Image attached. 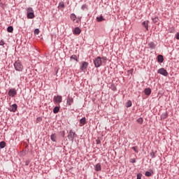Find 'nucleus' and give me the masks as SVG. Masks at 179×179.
Listing matches in <instances>:
<instances>
[{
    "mask_svg": "<svg viewBox=\"0 0 179 179\" xmlns=\"http://www.w3.org/2000/svg\"><path fill=\"white\" fill-rule=\"evenodd\" d=\"M107 62V57H97L94 59V64L95 68H100L103 64H106Z\"/></svg>",
    "mask_w": 179,
    "mask_h": 179,
    "instance_id": "obj_1",
    "label": "nucleus"
},
{
    "mask_svg": "<svg viewBox=\"0 0 179 179\" xmlns=\"http://www.w3.org/2000/svg\"><path fill=\"white\" fill-rule=\"evenodd\" d=\"M27 19H34L36 16L34 15V10H33V8L29 7L27 9Z\"/></svg>",
    "mask_w": 179,
    "mask_h": 179,
    "instance_id": "obj_2",
    "label": "nucleus"
},
{
    "mask_svg": "<svg viewBox=\"0 0 179 179\" xmlns=\"http://www.w3.org/2000/svg\"><path fill=\"white\" fill-rule=\"evenodd\" d=\"M14 67L16 71L19 72H22L23 71V65H22V62L17 60L14 63Z\"/></svg>",
    "mask_w": 179,
    "mask_h": 179,
    "instance_id": "obj_3",
    "label": "nucleus"
},
{
    "mask_svg": "<svg viewBox=\"0 0 179 179\" xmlns=\"http://www.w3.org/2000/svg\"><path fill=\"white\" fill-rule=\"evenodd\" d=\"M87 66H89V63L87 62H82V66L80 67V70L83 72H85V71H86V69H87Z\"/></svg>",
    "mask_w": 179,
    "mask_h": 179,
    "instance_id": "obj_4",
    "label": "nucleus"
},
{
    "mask_svg": "<svg viewBox=\"0 0 179 179\" xmlns=\"http://www.w3.org/2000/svg\"><path fill=\"white\" fill-rule=\"evenodd\" d=\"M158 73H159L160 75H163L164 76H167L169 75L167 70L164 69V68L159 69L158 70Z\"/></svg>",
    "mask_w": 179,
    "mask_h": 179,
    "instance_id": "obj_5",
    "label": "nucleus"
},
{
    "mask_svg": "<svg viewBox=\"0 0 179 179\" xmlns=\"http://www.w3.org/2000/svg\"><path fill=\"white\" fill-rule=\"evenodd\" d=\"M9 111H11L12 113H16V110H17V105L16 103H14L11 105L8 108Z\"/></svg>",
    "mask_w": 179,
    "mask_h": 179,
    "instance_id": "obj_6",
    "label": "nucleus"
},
{
    "mask_svg": "<svg viewBox=\"0 0 179 179\" xmlns=\"http://www.w3.org/2000/svg\"><path fill=\"white\" fill-rule=\"evenodd\" d=\"M75 135H76V133H75L72 130H70L69 134L68 135V138L69 139V141H73Z\"/></svg>",
    "mask_w": 179,
    "mask_h": 179,
    "instance_id": "obj_7",
    "label": "nucleus"
},
{
    "mask_svg": "<svg viewBox=\"0 0 179 179\" xmlns=\"http://www.w3.org/2000/svg\"><path fill=\"white\" fill-rule=\"evenodd\" d=\"M54 103H62V96L57 95V96H54L53 98Z\"/></svg>",
    "mask_w": 179,
    "mask_h": 179,
    "instance_id": "obj_8",
    "label": "nucleus"
},
{
    "mask_svg": "<svg viewBox=\"0 0 179 179\" xmlns=\"http://www.w3.org/2000/svg\"><path fill=\"white\" fill-rule=\"evenodd\" d=\"M1 45L3 47V52H4L5 55H6V51H8V45L3 43V41H1Z\"/></svg>",
    "mask_w": 179,
    "mask_h": 179,
    "instance_id": "obj_9",
    "label": "nucleus"
},
{
    "mask_svg": "<svg viewBox=\"0 0 179 179\" xmlns=\"http://www.w3.org/2000/svg\"><path fill=\"white\" fill-rule=\"evenodd\" d=\"M16 94H17V92H16V90H15V89H10L8 91V95L10 97H15V96H16Z\"/></svg>",
    "mask_w": 179,
    "mask_h": 179,
    "instance_id": "obj_10",
    "label": "nucleus"
},
{
    "mask_svg": "<svg viewBox=\"0 0 179 179\" xmlns=\"http://www.w3.org/2000/svg\"><path fill=\"white\" fill-rule=\"evenodd\" d=\"M73 103V98L71 96H68L67 101H66L67 106H72Z\"/></svg>",
    "mask_w": 179,
    "mask_h": 179,
    "instance_id": "obj_11",
    "label": "nucleus"
},
{
    "mask_svg": "<svg viewBox=\"0 0 179 179\" xmlns=\"http://www.w3.org/2000/svg\"><path fill=\"white\" fill-rule=\"evenodd\" d=\"M157 61L158 62H160L161 64L164 61V57L163 55H159L157 56Z\"/></svg>",
    "mask_w": 179,
    "mask_h": 179,
    "instance_id": "obj_12",
    "label": "nucleus"
},
{
    "mask_svg": "<svg viewBox=\"0 0 179 179\" xmlns=\"http://www.w3.org/2000/svg\"><path fill=\"white\" fill-rule=\"evenodd\" d=\"M153 170H150V171H146L145 173V176L146 177H152L153 176Z\"/></svg>",
    "mask_w": 179,
    "mask_h": 179,
    "instance_id": "obj_13",
    "label": "nucleus"
},
{
    "mask_svg": "<svg viewBox=\"0 0 179 179\" xmlns=\"http://www.w3.org/2000/svg\"><path fill=\"white\" fill-rule=\"evenodd\" d=\"M144 93L145 94H146L147 96H150V94L152 93V90H150V88H146L144 90Z\"/></svg>",
    "mask_w": 179,
    "mask_h": 179,
    "instance_id": "obj_14",
    "label": "nucleus"
},
{
    "mask_svg": "<svg viewBox=\"0 0 179 179\" xmlns=\"http://www.w3.org/2000/svg\"><path fill=\"white\" fill-rule=\"evenodd\" d=\"M80 127H83V125H85V124H86V117H83L80 120Z\"/></svg>",
    "mask_w": 179,
    "mask_h": 179,
    "instance_id": "obj_15",
    "label": "nucleus"
},
{
    "mask_svg": "<svg viewBox=\"0 0 179 179\" xmlns=\"http://www.w3.org/2000/svg\"><path fill=\"white\" fill-rule=\"evenodd\" d=\"M73 31L74 34H80L81 30L80 29L79 27H76L74 29Z\"/></svg>",
    "mask_w": 179,
    "mask_h": 179,
    "instance_id": "obj_16",
    "label": "nucleus"
},
{
    "mask_svg": "<svg viewBox=\"0 0 179 179\" xmlns=\"http://www.w3.org/2000/svg\"><path fill=\"white\" fill-rule=\"evenodd\" d=\"M58 8L59 9H64V8H65V3H64V1H61L59 3Z\"/></svg>",
    "mask_w": 179,
    "mask_h": 179,
    "instance_id": "obj_17",
    "label": "nucleus"
},
{
    "mask_svg": "<svg viewBox=\"0 0 179 179\" xmlns=\"http://www.w3.org/2000/svg\"><path fill=\"white\" fill-rule=\"evenodd\" d=\"M96 171H101V165L100 164H97L95 166Z\"/></svg>",
    "mask_w": 179,
    "mask_h": 179,
    "instance_id": "obj_18",
    "label": "nucleus"
},
{
    "mask_svg": "<svg viewBox=\"0 0 179 179\" xmlns=\"http://www.w3.org/2000/svg\"><path fill=\"white\" fill-rule=\"evenodd\" d=\"M148 21H144L142 24L143 26H144V27H145L146 30H149L148 27L149 25H148Z\"/></svg>",
    "mask_w": 179,
    "mask_h": 179,
    "instance_id": "obj_19",
    "label": "nucleus"
},
{
    "mask_svg": "<svg viewBox=\"0 0 179 179\" xmlns=\"http://www.w3.org/2000/svg\"><path fill=\"white\" fill-rule=\"evenodd\" d=\"M148 45L150 48H156V44L153 42H150V43H148Z\"/></svg>",
    "mask_w": 179,
    "mask_h": 179,
    "instance_id": "obj_20",
    "label": "nucleus"
},
{
    "mask_svg": "<svg viewBox=\"0 0 179 179\" xmlns=\"http://www.w3.org/2000/svg\"><path fill=\"white\" fill-rule=\"evenodd\" d=\"M70 19H71L73 22H75V20H76V15L73 13L71 14Z\"/></svg>",
    "mask_w": 179,
    "mask_h": 179,
    "instance_id": "obj_21",
    "label": "nucleus"
},
{
    "mask_svg": "<svg viewBox=\"0 0 179 179\" xmlns=\"http://www.w3.org/2000/svg\"><path fill=\"white\" fill-rule=\"evenodd\" d=\"M59 107L56 106L54 108V109H53L54 114H57V113H59Z\"/></svg>",
    "mask_w": 179,
    "mask_h": 179,
    "instance_id": "obj_22",
    "label": "nucleus"
},
{
    "mask_svg": "<svg viewBox=\"0 0 179 179\" xmlns=\"http://www.w3.org/2000/svg\"><path fill=\"white\" fill-rule=\"evenodd\" d=\"M50 139L51 141H52L53 142H55V141H57V136H55V134H52L50 136Z\"/></svg>",
    "mask_w": 179,
    "mask_h": 179,
    "instance_id": "obj_23",
    "label": "nucleus"
},
{
    "mask_svg": "<svg viewBox=\"0 0 179 179\" xmlns=\"http://www.w3.org/2000/svg\"><path fill=\"white\" fill-rule=\"evenodd\" d=\"M7 31H8V33H12V31H13V27L10 26L7 28Z\"/></svg>",
    "mask_w": 179,
    "mask_h": 179,
    "instance_id": "obj_24",
    "label": "nucleus"
},
{
    "mask_svg": "<svg viewBox=\"0 0 179 179\" xmlns=\"http://www.w3.org/2000/svg\"><path fill=\"white\" fill-rule=\"evenodd\" d=\"M137 122L140 124L143 123V119L142 117H140L138 119H137Z\"/></svg>",
    "mask_w": 179,
    "mask_h": 179,
    "instance_id": "obj_25",
    "label": "nucleus"
},
{
    "mask_svg": "<svg viewBox=\"0 0 179 179\" xmlns=\"http://www.w3.org/2000/svg\"><path fill=\"white\" fill-rule=\"evenodd\" d=\"M96 20H98V22H103V20H104V18L103 17V16H100L97 17Z\"/></svg>",
    "mask_w": 179,
    "mask_h": 179,
    "instance_id": "obj_26",
    "label": "nucleus"
},
{
    "mask_svg": "<svg viewBox=\"0 0 179 179\" xmlns=\"http://www.w3.org/2000/svg\"><path fill=\"white\" fill-rule=\"evenodd\" d=\"M5 146H6V143L4 141H1V148L3 149V148H5Z\"/></svg>",
    "mask_w": 179,
    "mask_h": 179,
    "instance_id": "obj_27",
    "label": "nucleus"
},
{
    "mask_svg": "<svg viewBox=\"0 0 179 179\" xmlns=\"http://www.w3.org/2000/svg\"><path fill=\"white\" fill-rule=\"evenodd\" d=\"M132 149H133V150H134V152H135L136 153H138V152H139V150L138 149V147H137V146L132 147Z\"/></svg>",
    "mask_w": 179,
    "mask_h": 179,
    "instance_id": "obj_28",
    "label": "nucleus"
},
{
    "mask_svg": "<svg viewBox=\"0 0 179 179\" xmlns=\"http://www.w3.org/2000/svg\"><path fill=\"white\" fill-rule=\"evenodd\" d=\"M71 59H74L75 61H78V56L73 55L71 57Z\"/></svg>",
    "mask_w": 179,
    "mask_h": 179,
    "instance_id": "obj_29",
    "label": "nucleus"
},
{
    "mask_svg": "<svg viewBox=\"0 0 179 179\" xmlns=\"http://www.w3.org/2000/svg\"><path fill=\"white\" fill-rule=\"evenodd\" d=\"M132 106V102H131V101H129L127 103H126V107H131Z\"/></svg>",
    "mask_w": 179,
    "mask_h": 179,
    "instance_id": "obj_30",
    "label": "nucleus"
},
{
    "mask_svg": "<svg viewBox=\"0 0 179 179\" xmlns=\"http://www.w3.org/2000/svg\"><path fill=\"white\" fill-rule=\"evenodd\" d=\"M34 34H40V29H36L34 31Z\"/></svg>",
    "mask_w": 179,
    "mask_h": 179,
    "instance_id": "obj_31",
    "label": "nucleus"
},
{
    "mask_svg": "<svg viewBox=\"0 0 179 179\" xmlns=\"http://www.w3.org/2000/svg\"><path fill=\"white\" fill-rule=\"evenodd\" d=\"M136 179H142V175L141 173H138L137 174V178Z\"/></svg>",
    "mask_w": 179,
    "mask_h": 179,
    "instance_id": "obj_32",
    "label": "nucleus"
},
{
    "mask_svg": "<svg viewBox=\"0 0 179 179\" xmlns=\"http://www.w3.org/2000/svg\"><path fill=\"white\" fill-rule=\"evenodd\" d=\"M43 119L41 117H37L36 122H40Z\"/></svg>",
    "mask_w": 179,
    "mask_h": 179,
    "instance_id": "obj_33",
    "label": "nucleus"
},
{
    "mask_svg": "<svg viewBox=\"0 0 179 179\" xmlns=\"http://www.w3.org/2000/svg\"><path fill=\"white\" fill-rule=\"evenodd\" d=\"M176 37L177 40H179V32L176 34Z\"/></svg>",
    "mask_w": 179,
    "mask_h": 179,
    "instance_id": "obj_34",
    "label": "nucleus"
},
{
    "mask_svg": "<svg viewBox=\"0 0 179 179\" xmlns=\"http://www.w3.org/2000/svg\"><path fill=\"white\" fill-rule=\"evenodd\" d=\"M166 117V113L162 115V118H163V120H165Z\"/></svg>",
    "mask_w": 179,
    "mask_h": 179,
    "instance_id": "obj_35",
    "label": "nucleus"
},
{
    "mask_svg": "<svg viewBox=\"0 0 179 179\" xmlns=\"http://www.w3.org/2000/svg\"><path fill=\"white\" fill-rule=\"evenodd\" d=\"M150 156H152V157H155V152H151Z\"/></svg>",
    "mask_w": 179,
    "mask_h": 179,
    "instance_id": "obj_36",
    "label": "nucleus"
},
{
    "mask_svg": "<svg viewBox=\"0 0 179 179\" xmlns=\"http://www.w3.org/2000/svg\"><path fill=\"white\" fill-rule=\"evenodd\" d=\"M96 143H97V145H99V143H100V141L99 139L96 140Z\"/></svg>",
    "mask_w": 179,
    "mask_h": 179,
    "instance_id": "obj_37",
    "label": "nucleus"
},
{
    "mask_svg": "<svg viewBox=\"0 0 179 179\" xmlns=\"http://www.w3.org/2000/svg\"><path fill=\"white\" fill-rule=\"evenodd\" d=\"M135 159H131V163H135Z\"/></svg>",
    "mask_w": 179,
    "mask_h": 179,
    "instance_id": "obj_38",
    "label": "nucleus"
},
{
    "mask_svg": "<svg viewBox=\"0 0 179 179\" xmlns=\"http://www.w3.org/2000/svg\"><path fill=\"white\" fill-rule=\"evenodd\" d=\"M0 45H1V42H0Z\"/></svg>",
    "mask_w": 179,
    "mask_h": 179,
    "instance_id": "obj_39",
    "label": "nucleus"
}]
</instances>
